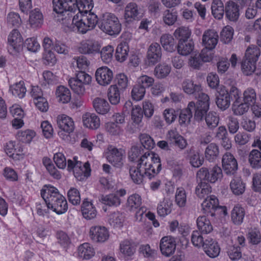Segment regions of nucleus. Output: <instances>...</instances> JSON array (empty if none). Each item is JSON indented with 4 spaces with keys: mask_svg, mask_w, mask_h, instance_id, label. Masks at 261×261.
Here are the masks:
<instances>
[{
    "mask_svg": "<svg viewBox=\"0 0 261 261\" xmlns=\"http://www.w3.org/2000/svg\"><path fill=\"white\" fill-rule=\"evenodd\" d=\"M162 169V164L158 154L149 151L136 162V166H131L129 174L134 183L140 185L143 183L144 178L152 179Z\"/></svg>",
    "mask_w": 261,
    "mask_h": 261,
    "instance_id": "f257e3e1",
    "label": "nucleus"
},
{
    "mask_svg": "<svg viewBox=\"0 0 261 261\" xmlns=\"http://www.w3.org/2000/svg\"><path fill=\"white\" fill-rule=\"evenodd\" d=\"M62 23L66 26L70 31L85 34L88 31L95 28L98 23L96 15L93 13L88 14H79L69 16V18H62Z\"/></svg>",
    "mask_w": 261,
    "mask_h": 261,
    "instance_id": "f03ea898",
    "label": "nucleus"
},
{
    "mask_svg": "<svg viewBox=\"0 0 261 261\" xmlns=\"http://www.w3.org/2000/svg\"><path fill=\"white\" fill-rule=\"evenodd\" d=\"M41 195L47 207L57 214H64L67 211V200L56 188L49 185H45L41 190Z\"/></svg>",
    "mask_w": 261,
    "mask_h": 261,
    "instance_id": "7ed1b4c3",
    "label": "nucleus"
},
{
    "mask_svg": "<svg viewBox=\"0 0 261 261\" xmlns=\"http://www.w3.org/2000/svg\"><path fill=\"white\" fill-rule=\"evenodd\" d=\"M99 28L103 32L110 35H118L121 31V25L118 18L114 14L106 12L98 19Z\"/></svg>",
    "mask_w": 261,
    "mask_h": 261,
    "instance_id": "20e7f679",
    "label": "nucleus"
},
{
    "mask_svg": "<svg viewBox=\"0 0 261 261\" xmlns=\"http://www.w3.org/2000/svg\"><path fill=\"white\" fill-rule=\"evenodd\" d=\"M75 3L76 0H53V11L60 15L59 21L62 22V18L74 14Z\"/></svg>",
    "mask_w": 261,
    "mask_h": 261,
    "instance_id": "39448f33",
    "label": "nucleus"
},
{
    "mask_svg": "<svg viewBox=\"0 0 261 261\" xmlns=\"http://www.w3.org/2000/svg\"><path fill=\"white\" fill-rule=\"evenodd\" d=\"M74 161L68 160L67 161V168L69 171L72 170L75 177L79 180L83 179L85 177L90 175L91 169L88 162L83 164L81 162L76 160L74 158Z\"/></svg>",
    "mask_w": 261,
    "mask_h": 261,
    "instance_id": "423d86ee",
    "label": "nucleus"
},
{
    "mask_svg": "<svg viewBox=\"0 0 261 261\" xmlns=\"http://www.w3.org/2000/svg\"><path fill=\"white\" fill-rule=\"evenodd\" d=\"M106 155L107 161L113 166L118 168L123 166L125 156L123 149L110 145L107 149Z\"/></svg>",
    "mask_w": 261,
    "mask_h": 261,
    "instance_id": "0eeeda50",
    "label": "nucleus"
},
{
    "mask_svg": "<svg viewBox=\"0 0 261 261\" xmlns=\"http://www.w3.org/2000/svg\"><path fill=\"white\" fill-rule=\"evenodd\" d=\"M143 113L140 106H135L132 109V122L126 126V130L133 134L140 130L143 126L142 119Z\"/></svg>",
    "mask_w": 261,
    "mask_h": 261,
    "instance_id": "6e6552de",
    "label": "nucleus"
},
{
    "mask_svg": "<svg viewBox=\"0 0 261 261\" xmlns=\"http://www.w3.org/2000/svg\"><path fill=\"white\" fill-rule=\"evenodd\" d=\"M201 207L203 213L212 217L215 215V212L218 208H222L224 214H227L226 207L219 206L218 199L214 195L207 196L201 203Z\"/></svg>",
    "mask_w": 261,
    "mask_h": 261,
    "instance_id": "1a4fd4ad",
    "label": "nucleus"
},
{
    "mask_svg": "<svg viewBox=\"0 0 261 261\" xmlns=\"http://www.w3.org/2000/svg\"><path fill=\"white\" fill-rule=\"evenodd\" d=\"M162 57V49L158 43H151L147 50L146 63L149 66H153L159 62Z\"/></svg>",
    "mask_w": 261,
    "mask_h": 261,
    "instance_id": "9d476101",
    "label": "nucleus"
},
{
    "mask_svg": "<svg viewBox=\"0 0 261 261\" xmlns=\"http://www.w3.org/2000/svg\"><path fill=\"white\" fill-rule=\"evenodd\" d=\"M222 165L224 172L227 175H233L238 168L236 159L229 152H226L223 155Z\"/></svg>",
    "mask_w": 261,
    "mask_h": 261,
    "instance_id": "9b49d317",
    "label": "nucleus"
},
{
    "mask_svg": "<svg viewBox=\"0 0 261 261\" xmlns=\"http://www.w3.org/2000/svg\"><path fill=\"white\" fill-rule=\"evenodd\" d=\"M176 246L175 239L171 236L164 237L160 241V250L162 254L166 257H169L174 254Z\"/></svg>",
    "mask_w": 261,
    "mask_h": 261,
    "instance_id": "f8f14e48",
    "label": "nucleus"
},
{
    "mask_svg": "<svg viewBox=\"0 0 261 261\" xmlns=\"http://www.w3.org/2000/svg\"><path fill=\"white\" fill-rule=\"evenodd\" d=\"M95 78L100 85L106 86L111 84L113 79V73L108 67L102 66L96 70Z\"/></svg>",
    "mask_w": 261,
    "mask_h": 261,
    "instance_id": "ddd939ff",
    "label": "nucleus"
},
{
    "mask_svg": "<svg viewBox=\"0 0 261 261\" xmlns=\"http://www.w3.org/2000/svg\"><path fill=\"white\" fill-rule=\"evenodd\" d=\"M90 238L96 243L106 242L109 238L108 230L104 226H94L90 228L89 231Z\"/></svg>",
    "mask_w": 261,
    "mask_h": 261,
    "instance_id": "4468645a",
    "label": "nucleus"
},
{
    "mask_svg": "<svg viewBox=\"0 0 261 261\" xmlns=\"http://www.w3.org/2000/svg\"><path fill=\"white\" fill-rule=\"evenodd\" d=\"M8 50L11 54L18 51L22 43V39L20 34L16 29L12 31L8 36Z\"/></svg>",
    "mask_w": 261,
    "mask_h": 261,
    "instance_id": "2eb2a0df",
    "label": "nucleus"
},
{
    "mask_svg": "<svg viewBox=\"0 0 261 261\" xmlns=\"http://www.w3.org/2000/svg\"><path fill=\"white\" fill-rule=\"evenodd\" d=\"M141 9L134 2L128 3L125 7L124 17L127 21L137 20L141 17Z\"/></svg>",
    "mask_w": 261,
    "mask_h": 261,
    "instance_id": "dca6fc26",
    "label": "nucleus"
},
{
    "mask_svg": "<svg viewBox=\"0 0 261 261\" xmlns=\"http://www.w3.org/2000/svg\"><path fill=\"white\" fill-rule=\"evenodd\" d=\"M219 36L214 30H208L205 31L202 39V45L209 49H214L218 43Z\"/></svg>",
    "mask_w": 261,
    "mask_h": 261,
    "instance_id": "f3484780",
    "label": "nucleus"
},
{
    "mask_svg": "<svg viewBox=\"0 0 261 261\" xmlns=\"http://www.w3.org/2000/svg\"><path fill=\"white\" fill-rule=\"evenodd\" d=\"M100 47L98 42L89 40L82 42L78 48V50L83 54H93L99 53Z\"/></svg>",
    "mask_w": 261,
    "mask_h": 261,
    "instance_id": "a211bd4d",
    "label": "nucleus"
},
{
    "mask_svg": "<svg viewBox=\"0 0 261 261\" xmlns=\"http://www.w3.org/2000/svg\"><path fill=\"white\" fill-rule=\"evenodd\" d=\"M57 122L58 127L67 134L72 133L74 128V123L72 119L65 115L57 117Z\"/></svg>",
    "mask_w": 261,
    "mask_h": 261,
    "instance_id": "6ab92c4d",
    "label": "nucleus"
},
{
    "mask_svg": "<svg viewBox=\"0 0 261 261\" xmlns=\"http://www.w3.org/2000/svg\"><path fill=\"white\" fill-rule=\"evenodd\" d=\"M225 12L226 17L230 21H236L240 16L239 6L233 1L225 4Z\"/></svg>",
    "mask_w": 261,
    "mask_h": 261,
    "instance_id": "aec40b11",
    "label": "nucleus"
},
{
    "mask_svg": "<svg viewBox=\"0 0 261 261\" xmlns=\"http://www.w3.org/2000/svg\"><path fill=\"white\" fill-rule=\"evenodd\" d=\"M203 248L206 254L212 258L218 256L220 250L217 243L212 238H208L204 241Z\"/></svg>",
    "mask_w": 261,
    "mask_h": 261,
    "instance_id": "412c9836",
    "label": "nucleus"
},
{
    "mask_svg": "<svg viewBox=\"0 0 261 261\" xmlns=\"http://www.w3.org/2000/svg\"><path fill=\"white\" fill-rule=\"evenodd\" d=\"M84 125L91 129H97L100 124L99 118L94 113H86L83 116Z\"/></svg>",
    "mask_w": 261,
    "mask_h": 261,
    "instance_id": "4be33fe9",
    "label": "nucleus"
},
{
    "mask_svg": "<svg viewBox=\"0 0 261 261\" xmlns=\"http://www.w3.org/2000/svg\"><path fill=\"white\" fill-rule=\"evenodd\" d=\"M74 13L78 11L79 14H88L93 8V0H76Z\"/></svg>",
    "mask_w": 261,
    "mask_h": 261,
    "instance_id": "5701e85b",
    "label": "nucleus"
},
{
    "mask_svg": "<svg viewBox=\"0 0 261 261\" xmlns=\"http://www.w3.org/2000/svg\"><path fill=\"white\" fill-rule=\"evenodd\" d=\"M195 107V102L191 101L189 103L188 107L182 110L179 116V123L181 126H186L190 124L192 117V109Z\"/></svg>",
    "mask_w": 261,
    "mask_h": 261,
    "instance_id": "b1692460",
    "label": "nucleus"
},
{
    "mask_svg": "<svg viewBox=\"0 0 261 261\" xmlns=\"http://www.w3.org/2000/svg\"><path fill=\"white\" fill-rule=\"evenodd\" d=\"M216 104L222 110L227 109L230 105V95L225 89H221L217 95Z\"/></svg>",
    "mask_w": 261,
    "mask_h": 261,
    "instance_id": "393cba45",
    "label": "nucleus"
},
{
    "mask_svg": "<svg viewBox=\"0 0 261 261\" xmlns=\"http://www.w3.org/2000/svg\"><path fill=\"white\" fill-rule=\"evenodd\" d=\"M245 215L244 208L240 205L237 204L233 207L231 211V220L234 224L239 225L243 223Z\"/></svg>",
    "mask_w": 261,
    "mask_h": 261,
    "instance_id": "a878e982",
    "label": "nucleus"
},
{
    "mask_svg": "<svg viewBox=\"0 0 261 261\" xmlns=\"http://www.w3.org/2000/svg\"><path fill=\"white\" fill-rule=\"evenodd\" d=\"M229 186L231 191L236 195H242L245 191V184L239 176L233 177Z\"/></svg>",
    "mask_w": 261,
    "mask_h": 261,
    "instance_id": "bb28decb",
    "label": "nucleus"
},
{
    "mask_svg": "<svg viewBox=\"0 0 261 261\" xmlns=\"http://www.w3.org/2000/svg\"><path fill=\"white\" fill-rule=\"evenodd\" d=\"M81 211L83 217L87 220L95 218L97 211L93 204L89 201L84 200L81 206Z\"/></svg>",
    "mask_w": 261,
    "mask_h": 261,
    "instance_id": "cd10ccee",
    "label": "nucleus"
},
{
    "mask_svg": "<svg viewBox=\"0 0 261 261\" xmlns=\"http://www.w3.org/2000/svg\"><path fill=\"white\" fill-rule=\"evenodd\" d=\"M92 103L94 110L100 114H107L110 110V105L104 98L96 97L93 99Z\"/></svg>",
    "mask_w": 261,
    "mask_h": 261,
    "instance_id": "c85d7f7f",
    "label": "nucleus"
},
{
    "mask_svg": "<svg viewBox=\"0 0 261 261\" xmlns=\"http://www.w3.org/2000/svg\"><path fill=\"white\" fill-rule=\"evenodd\" d=\"M182 88L184 92L188 94H194L197 97V94L201 90V87L199 84H194L189 79L185 80L182 84Z\"/></svg>",
    "mask_w": 261,
    "mask_h": 261,
    "instance_id": "c756f323",
    "label": "nucleus"
},
{
    "mask_svg": "<svg viewBox=\"0 0 261 261\" xmlns=\"http://www.w3.org/2000/svg\"><path fill=\"white\" fill-rule=\"evenodd\" d=\"M160 42L164 49L167 51L173 52L176 48L175 40L170 34L162 35L160 38Z\"/></svg>",
    "mask_w": 261,
    "mask_h": 261,
    "instance_id": "7c9ffc66",
    "label": "nucleus"
},
{
    "mask_svg": "<svg viewBox=\"0 0 261 261\" xmlns=\"http://www.w3.org/2000/svg\"><path fill=\"white\" fill-rule=\"evenodd\" d=\"M197 226L201 233L207 234L213 230V226L205 216H199L197 219Z\"/></svg>",
    "mask_w": 261,
    "mask_h": 261,
    "instance_id": "2f4dec72",
    "label": "nucleus"
},
{
    "mask_svg": "<svg viewBox=\"0 0 261 261\" xmlns=\"http://www.w3.org/2000/svg\"><path fill=\"white\" fill-rule=\"evenodd\" d=\"M186 153L188 154V158L192 167L198 168L203 164V158L201 157L197 151L191 148L187 150Z\"/></svg>",
    "mask_w": 261,
    "mask_h": 261,
    "instance_id": "473e14b6",
    "label": "nucleus"
},
{
    "mask_svg": "<svg viewBox=\"0 0 261 261\" xmlns=\"http://www.w3.org/2000/svg\"><path fill=\"white\" fill-rule=\"evenodd\" d=\"M173 206L172 202L169 199H164L160 201L157 207L158 214L164 217L171 213Z\"/></svg>",
    "mask_w": 261,
    "mask_h": 261,
    "instance_id": "72a5a7b5",
    "label": "nucleus"
},
{
    "mask_svg": "<svg viewBox=\"0 0 261 261\" xmlns=\"http://www.w3.org/2000/svg\"><path fill=\"white\" fill-rule=\"evenodd\" d=\"M194 48V44L192 40L178 41L177 47L178 53L182 56L190 54Z\"/></svg>",
    "mask_w": 261,
    "mask_h": 261,
    "instance_id": "f704fd0d",
    "label": "nucleus"
},
{
    "mask_svg": "<svg viewBox=\"0 0 261 261\" xmlns=\"http://www.w3.org/2000/svg\"><path fill=\"white\" fill-rule=\"evenodd\" d=\"M94 250L89 243H84L81 245L78 248V255L83 259H89L94 256Z\"/></svg>",
    "mask_w": 261,
    "mask_h": 261,
    "instance_id": "c9c22d12",
    "label": "nucleus"
},
{
    "mask_svg": "<svg viewBox=\"0 0 261 261\" xmlns=\"http://www.w3.org/2000/svg\"><path fill=\"white\" fill-rule=\"evenodd\" d=\"M211 192V187L205 181L200 180L195 188V194L199 198L205 199Z\"/></svg>",
    "mask_w": 261,
    "mask_h": 261,
    "instance_id": "e433bc0d",
    "label": "nucleus"
},
{
    "mask_svg": "<svg viewBox=\"0 0 261 261\" xmlns=\"http://www.w3.org/2000/svg\"><path fill=\"white\" fill-rule=\"evenodd\" d=\"M129 52L128 44L125 42H121L117 47L115 57L117 61L122 62L127 58Z\"/></svg>",
    "mask_w": 261,
    "mask_h": 261,
    "instance_id": "4c0bfd02",
    "label": "nucleus"
},
{
    "mask_svg": "<svg viewBox=\"0 0 261 261\" xmlns=\"http://www.w3.org/2000/svg\"><path fill=\"white\" fill-rule=\"evenodd\" d=\"M29 22L32 28H37L41 27L43 23V15L38 9H35L31 12Z\"/></svg>",
    "mask_w": 261,
    "mask_h": 261,
    "instance_id": "58836bf2",
    "label": "nucleus"
},
{
    "mask_svg": "<svg viewBox=\"0 0 261 261\" xmlns=\"http://www.w3.org/2000/svg\"><path fill=\"white\" fill-rule=\"evenodd\" d=\"M56 95L59 101L63 103H68L71 99L70 90L63 86H59L57 88Z\"/></svg>",
    "mask_w": 261,
    "mask_h": 261,
    "instance_id": "ea45409f",
    "label": "nucleus"
},
{
    "mask_svg": "<svg viewBox=\"0 0 261 261\" xmlns=\"http://www.w3.org/2000/svg\"><path fill=\"white\" fill-rule=\"evenodd\" d=\"M219 155V146L216 144L212 143L206 147L205 150V156L210 162H214Z\"/></svg>",
    "mask_w": 261,
    "mask_h": 261,
    "instance_id": "a19ab883",
    "label": "nucleus"
},
{
    "mask_svg": "<svg viewBox=\"0 0 261 261\" xmlns=\"http://www.w3.org/2000/svg\"><path fill=\"white\" fill-rule=\"evenodd\" d=\"M120 251L123 257L128 258L131 257L135 252V249L128 240H124L120 244Z\"/></svg>",
    "mask_w": 261,
    "mask_h": 261,
    "instance_id": "79ce46f5",
    "label": "nucleus"
},
{
    "mask_svg": "<svg viewBox=\"0 0 261 261\" xmlns=\"http://www.w3.org/2000/svg\"><path fill=\"white\" fill-rule=\"evenodd\" d=\"M10 91L13 95L19 98H23L26 93L27 90L23 81H20L10 87Z\"/></svg>",
    "mask_w": 261,
    "mask_h": 261,
    "instance_id": "37998d69",
    "label": "nucleus"
},
{
    "mask_svg": "<svg viewBox=\"0 0 261 261\" xmlns=\"http://www.w3.org/2000/svg\"><path fill=\"white\" fill-rule=\"evenodd\" d=\"M108 96L112 105H116L120 102V91L116 85H111L109 87Z\"/></svg>",
    "mask_w": 261,
    "mask_h": 261,
    "instance_id": "c03bdc74",
    "label": "nucleus"
},
{
    "mask_svg": "<svg viewBox=\"0 0 261 261\" xmlns=\"http://www.w3.org/2000/svg\"><path fill=\"white\" fill-rule=\"evenodd\" d=\"M212 12L215 18L220 19L224 13L223 3L221 0H214L211 6Z\"/></svg>",
    "mask_w": 261,
    "mask_h": 261,
    "instance_id": "a18cd8bd",
    "label": "nucleus"
},
{
    "mask_svg": "<svg viewBox=\"0 0 261 261\" xmlns=\"http://www.w3.org/2000/svg\"><path fill=\"white\" fill-rule=\"evenodd\" d=\"M205 121L207 127L210 129H213L219 124V116L216 112L211 111L205 115Z\"/></svg>",
    "mask_w": 261,
    "mask_h": 261,
    "instance_id": "49530a36",
    "label": "nucleus"
},
{
    "mask_svg": "<svg viewBox=\"0 0 261 261\" xmlns=\"http://www.w3.org/2000/svg\"><path fill=\"white\" fill-rule=\"evenodd\" d=\"M243 101L249 106L255 103L256 100V93L255 89L249 87L244 90L243 94Z\"/></svg>",
    "mask_w": 261,
    "mask_h": 261,
    "instance_id": "de8ad7c7",
    "label": "nucleus"
},
{
    "mask_svg": "<svg viewBox=\"0 0 261 261\" xmlns=\"http://www.w3.org/2000/svg\"><path fill=\"white\" fill-rule=\"evenodd\" d=\"M250 106L241 100L234 101L232 105L233 114L237 116H241L248 112Z\"/></svg>",
    "mask_w": 261,
    "mask_h": 261,
    "instance_id": "09e8293b",
    "label": "nucleus"
},
{
    "mask_svg": "<svg viewBox=\"0 0 261 261\" xmlns=\"http://www.w3.org/2000/svg\"><path fill=\"white\" fill-rule=\"evenodd\" d=\"M171 71V67L165 63L158 65L154 68L155 76L158 79H164L167 76Z\"/></svg>",
    "mask_w": 261,
    "mask_h": 261,
    "instance_id": "8fccbe9b",
    "label": "nucleus"
},
{
    "mask_svg": "<svg viewBox=\"0 0 261 261\" xmlns=\"http://www.w3.org/2000/svg\"><path fill=\"white\" fill-rule=\"evenodd\" d=\"M249 161L253 168L261 167V152L256 149H253L249 155Z\"/></svg>",
    "mask_w": 261,
    "mask_h": 261,
    "instance_id": "3c124183",
    "label": "nucleus"
},
{
    "mask_svg": "<svg viewBox=\"0 0 261 261\" xmlns=\"http://www.w3.org/2000/svg\"><path fill=\"white\" fill-rule=\"evenodd\" d=\"M100 200L102 203L110 206H117L119 205L121 203L119 197L115 194L102 196Z\"/></svg>",
    "mask_w": 261,
    "mask_h": 261,
    "instance_id": "603ef678",
    "label": "nucleus"
},
{
    "mask_svg": "<svg viewBox=\"0 0 261 261\" xmlns=\"http://www.w3.org/2000/svg\"><path fill=\"white\" fill-rule=\"evenodd\" d=\"M35 132L31 129H26L25 130H20L17 134V139L21 142L29 143L35 136Z\"/></svg>",
    "mask_w": 261,
    "mask_h": 261,
    "instance_id": "864d4df0",
    "label": "nucleus"
},
{
    "mask_svg": "<svg viewBox=\"0 0 261 261\" xmlns=\"http://www.w3.org/2000/svg\"><path fill=\"white\" fill-rule=\"evenodd\" d=\"M163 21L168 25H172L176 21L177 14L176 11L166 10L163 14Z\"/></svg>",
    "mask_w": 261,
    "mask_h": 261,
    "instance_id": "5fc2aeb1",
    "label": "nucleus"
},
{
    "mask_svg": "<svg viewBox=\"0 0 261 261\" xmlns=\"http://www.w3.org/2000/svg\"><path fill=\"white\" fill-rule=\"evenodd\" d=\"M69 85L73 92L79 95H83L85 92V85L75 79L71 78L68 81Z\"/></svg>",
    "mask_w": 261,
    "mask_h": 261,
    "instance_id": "6e6d98bb",
    "label": "nucleus"
},
{
    "mask_svg": "<svg viewBox=\"0 0 261 261\" xmlns=\"http://www.w3.org/2000/svg\"><path fill=\"white\" fill-rule=\"evenodd\" d=\"M191 34V32L189 29L185 27H181L177 29L174 33V35L178 41L188 40Z\"/></svg>",
    "mask_w": 261,
    "mask_h": 261,
    "instance_id": "4d7b16f0",
    "label": "nucleus"
},
{
    "mask_svg": "<svg viewBox=\"0 0 261 261\" xmlns=\"http://www.w3.org/2000/svg\"><path fill=\"white\" fill-rule=\"evenodd\" d=\"M142 203L141 196L137 194H134L129 196L127 201V206L131 211L137 209Z\"/></svg>",
    "mask_w": 261,
    "mask_h": 261,
    "instance_id": "13d9d810",
    "label": "nucleus"
},
{
    "mask_svg": "<svg viewBox=\"0 0 261 261\" xmlns=\"http://www.w3.org/2000/svg\"><path fill=\"white\" fill-rule=\"evenodd\" d=\"M255 64L251 60L243 58L241 63V68L243 73L246 75H251L255 70Z\"/></svg>",
    "mask_w": 261,
    "mask_h": 261,
    "instance_id": "bf43d9fd",
    "label": "nucleus"
},
{
    "mask_svg": "<svg viewBox=\"0 0 261 261\" xmlns=\"http://www.w3.org/2000/svg\"><path fill=\"white\" fill-rule=\"evenodd\" d=\"M260 54V49L257 47H249L246 50L244 59L251 60L252 62L256 63Z\"/></svg>",
    "mask_w": 261,
    "mask_h": 261,
    "instance_id": "052dcab7",
    "label": "nucleus"
},
{
    "mask_svg": "<svg viewBox=\"0 0 261 261\" xmlns=\"http://www.w3.org/2000/svg\"><path fill=\"white\" fill-rule=\"evenodd\" d=\"M124 216L118 212H114L109 216V221L110 224L114 227L121 226L124 221Z\"/></svg>",
    "mask_w": 261,
    "mask_h": 261,
    "instance_id": "680f3d73",
    "label": "nucleus"
},
{
    "mask_svg": "<svg viewBox=\"0 0 261 261\" xmlns=\"http://www.w3.org/2000/svg\"><path fill=\"white\" fill-rule=\"evenodd\" d=\"M187 196L186 191L183 188H178L176 190L175 194V202L179 207L186 205Z\"/></svg>",
    "mask_w": 261,
    "mask_h": 261,
    "instance_id": "e2e57ef3",
    "label": "nucleus"
},
{
    "mask_svg": "<svg viewBox=\"0 0 261 261\" xmlns=\"http://www.w3.org/2000/svg\"><path fill=\"white\" fill-rule=\"evenodd\" d=\"M73 59L74 61L72 62V64L74 65L75 64L77 67L81 71H85L88 68L89 62L86 57L84 56L75 57Z\"/></svg>",
    "mask_w": 261,
    "mask_h": 261,
    "instance_id": "0e129e2a",
    "label": "nucleus"
},
{
    "mask_svg": "<svg viewBox=\"0 0 261 261\" xmlns=\"http://www.w3.org/2000/svg\"><path fill=\"white\" fill-rule=\"evenodd\" d=\"M114 48L111 45H108L102 48L100 51L101 60L106 63H109L113 57Z\"/></svg>",
    "mask_w": 261,
    "mask_h": 261,
    "instance_id": "69168bd1",
    "label": "nucleus"
},
{
    "mask_svg": "<svg viewBox=\"0 0 261 261\" xmlns=\"http://www.w3.org/2000/svg\"><path fill=\"white\" fill-rule=\"evenodd\" d=\"M69 201L73 205H78L81 202V196L79 190L75 188H71L68 192Z\"/></svg>",
    "mask_w": 261,
    "mask_h": 261,
    "instance_id": "338daca9",
    "label": "nucleus"
},
{
    "mask_svg": "<svg viewBox=\"0 0 261 261\" xmlns=\"http://www.w3.org/2000/svg\"><path fill=\"white\" fill-rule=\"evenodd\" d=\"M251 135L245 132H239L234 138L236 143L239 146L246 144L250 140Z\"/></svg>",
    "mask_w": 261,
    "mask_h": 261,
    "instance_id": "774afa93",
    "label": "nucleus"
}]
</instances>
